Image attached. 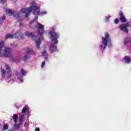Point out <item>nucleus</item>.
Returning a JSON list of instances; mask_svg holds the SVG:
<instances>
[{
    "label": "nucleus",
    "instance_id": "bb28decb",
    "mask_svg": "<svg viewBox=\"0 0 131 131\" xmlns=\"http://www.w3.org/2000/svg\"><path fill=\"white\" fill-rule=\"evenodd\" d=\"M6 2H7V0H1V3L3 4H5Z\"/></svg>",
    "mask_w": 131,
    "mask_h": 131
},
{
    "label": "nucleus",
    "instance_id": "f3484780",
    "mask_svg": "<svg viewBox=\"0 0 131 131\" xmlns=\"http://www.w3.org/2000/svg\"><path fill=\"white\" fill-rule=\"evenodd\" d=\"M13 120L15 123H16L18 121V115H13Z\"/></svg>",
    "mask_w": 131,
    "mask_h": 131
},
{
    "label": "nucleus",
    "instance_id": "c85d7f7f",
    "mask_svg": "<svg viewBox=\"0 0 131 131\" xmlns=\"http://www.w3.org/2000/svg\"><path fill=\"white\" fill-rule=\"evenodd\" d=\"M33 22H34V20H32V21L30 23V26H31V25H32V24H33Z\"/></svg>",
    "mask_w": 131,
    "mask_h": 131
},
{
    "label": "nucleus",
    "instance_id": "423d86ee",
    "mask_svg": "<svg viewBox=\"0 0 131 131\" xmlns=\"http://www.w3.org/2000/svg\"><path fill=\"white\" fill-rule=\"evenodd\" d=\"M49 37L51 40V42H53L55 45H57L59 42L58 38L60 37V35L58 33L55 31H50L49 33Z\"/></svg>",
    "mask_w": 131,
    "mask_h": 131
},
{
    "label": "nucleus",
    "instance_id": "393cba45",
    "mask_svg": "<svg viewBox=\"0 0 131 131\" xmlns=\"http://www.w3.org/2000/svg\"><path fill=\"white\" fill-rule=\"evenodd\" d=\"M115 24H118V23L119 22V19H118V18H116L115 19Z\"/></svg>",
    "mask_w": 131,
    "mask_h": 131
},
{
    "label": "nucleus",
    "instance_id": "39448f33",
    "mask_svg": "<svg viewBox=\"0 0 131 131\" xmlns=\"http://www.w3.org/2000/svg\"><path fill=\"white\" fill-rule=\"evenodd\" d=\"M102 43L103 45H100V48L101 50H105L107 47V45H108V42L110 44L108 45L109 47H111V38H110V35L108 34V33H105V37H102Z\"/></svg>",
    "mask_w": 131,
    "mask_h": 131
},
{
    "label": "nucleus",
    "instance_id": "f257e3e1",
    "mask_svg": "<svg viewBox=\"0 0 131 131\" xmlns=\"http://www.w3.org/2000/svg\"><path fill=\"white\" fill-rule=\"evenodd\" d=\"M38 26H37V33H38V35L41 37H38V36H35L32 34V33L30 32H26L25 33V35L28 36V37H31L33 40H34L36 43V47L37 49H39V47L40 46V40L42 39V34H43V32H45V26L42 25V24L38 23Z\"/></svg>",
    "mask_w": 131,
    "mask_h": 131
},
{
    "label": "nucleus",
    "instance_id": "2f4dec72",
    "mask_svg": "<svg viewBox=\"0 0 131 131\" xmlns=\"http://www.w3.org/2000/svg\"><path fill=\"white\" fill-rule=\"evenodd\" d=\"M14 48H16V45L13 46Z\"/></svg>",
    "mask_w": 131,
    "mask_h": 131
},
{
    "label": "nucleus",
    "instance_id": "a211bd4d",
    "mask_svg": "<svg viewBox=\"0 0 131 131\" xmlns=\"http://www.w3.org/2000/svg\"><path fill=\"white\" fill-rule=\"evenodd\" d=\"M20 125H21L20 123H18V124L15 123L14 124V129H19V127H20Z\"/></svg>",
    "mask_w": 131,
    "mask_h": 131
},
{
    "label": "nucleus",
    "instance_id": "412c9836",
    "mask_svg": "<svg viewBox=\"0 0 131 131\" xmlns=\"http://www.w3.org/2000/svg\"><path fill=\"white\" fill-rule=\"evenodd\" d=\"M31 12H29V11L26 12L25 18H28V16H29V15H30Z\"/></svg>",
    "mask_w": 131,
    "mask_h": 131
},
{
    "label": "nucleus",
    "instance_id": "6ab92c4d",
    "mask_svg": "<svg viewBox=\"0 0 131 131\" xmlns=\"http://www.w3.org/2000/svg\"><path fill=\"white\" fill-rule=\"evenodd\" d=\"M28 109L27 107H23L21 112L22 113H26L28 111Z\"/></svg>",
    "mask_w": 131,
    "mask_h": 131
},
{
    "label": "nucleus",
    "instance_id": "7ed1b4c3",
    "mask_svg": "<svg viewBox=\"0 0 131 131\" xmlns=\"http://www.w3.org/2000/svg\"><path fill=\"white\" fill-rule=\"evenodd\" d=\"M4 47V41L0 42V57H9L10 61L14 62V57L12 55V49L10 48L6 47L4 49V53H2V48Z\"/></svg>",
    "mask_w": 131,
    "mask_h": 131
},
{
    "label": "nucleus",
    "instance_id": "f03ea898",
    "mask_svg": "<svg viewBox=\"0 0 131 131\" xmlns=\"http://www.w3.org/2000/svg\"><path fill=\"white\" fill-rule=\"evenodd\" d=\"M33 7H30V8H23L20 10L21 13H27V12H32L34 15L35 14H37V16H40V15H46L47 14L46 11L41 12L39 11V9H37V6H36V4L35 2L32 3Z\"/></svg>",
    "mask_w": 131,
    "mask_h": 131
},
{
    "label": "nucleus",
    "instance_id": "7c9ffc66",
    "mask_svg": "<svg viewBox=\"0 0 131 131\" xmlns=\"http://www.w3.org/2000/svg\"><path fill=\"white\" fill-rule=\"evenodd\" d=\"M7 131H14V129H8Z\"/></svg>",
    "mask_w": 131,
    "mask_h": 131
},
{
    "label": "nucleus",
    "instance_id": "ddd939ff",
    "mask_svg": "<svg viewBox=\"0 0 131 131\" xmlns=\"http://www.w3.org/2000/svg\"><path fill=\"white\" fill-rule=\"evenodd\" d=\"M124 60H125L126 63H130L131 62V59L128 58V56H125L124 57Z\"/></svg>",
    "mask_w": 131,
    "mask_h": 131
},
{
    "label": "nucleus",
    "instance_id": "6e6552de",
    "mask_svg": "<svg viewBox=\"0 0 131 131\" xmlns=\"http://www.w3.org/2000/svg\"><path fill=\"white\" fill-rule=\"evenodd\" d=\"M26 53H27V54L25 55L23 58V60L25 61L28 60V59H30V55L34 54L33 50L28 48L26 50Z\"/></svg>",
    "mask_w": 131,
    "mask_h": 131
},
{
    "label": "nucleus",
    "instance_id": "9b49d317",
    "mask_svg": "<svg viewBox=\"0 0 131 131\" xmlns=\"http://www.w3.org/2000/svg\"><path fill=\"white\" fill-rule=\"evenodd\" d=\"M119 17L120 20L122 23H125V22H126V18H125V16H124V14L122 11H120Z\"/></svg>",
    "mask_w": 131,
    "mask_h": 131
},
{
    "label": "nucleus",
    "instance_id": "1a4fd4ad",
    "mask_svg": "<svg viewBox=\"0 0 131 131\" xmlns=\"http://www.w3.org/2000/svg\"><path fill=\"white\" fill-rule=\"evenodd\" d=\"M119 29L122 31H124L126 33H128V30L127 29V26L126 24H123L119 26Z\"/></svg>",
    "mask_w": 131,
    "mask_h": 131
},
{
    "label": "nucleus",
    "instance_id": "b1692460",
    "mask_svg": "<svg viewBox=\"0 0 131 131\" xmlns=\"http://www.w3.org/2000/svg\"><path fill=\"white\" fill-rule=\"evenodd\" d=\"M127 27H131V21H129L126 24Z\"/></svg>",
    "mask_w": 131,
    "mask_h": 131
},
{
    "label": "nucleus",
    "instance_id": "aec40b11",
    "mask_svg": "<svg viewBox=\"0 0 131 131\" xmlns=\"http://www.w3.org/2000/svg\"><path fill=\"white\" fill-rule=\"evenodd\" d=\"M21 73L22 74V75H24V76H25V75H26V71H25L24 70V69H22L21 70Z\"/></svg>",
    "mask_w": 131,
    "mask_h": 131
},
{
    "label": "nucleus",
    "instance_id": "473e14b6",
    "mask_svg": "<svg viewBox=\"0 0 131 131\" xmlns=\"http://www.w3.org/2000/svg\"><path fill=\"white\" fill-rule=\"evenodd\" d=\"M21 82H23V80H21Z\"/></svg>",
    "mask_w": 131,
    "mask_h": 131
},
{
    "label": "nucleus",
    "instance_id": "f8f14e48",
    "mask_svg": "<svg viewBox=\"0 0 131 131\" xmlns=\"http://www.w3.org/2000/svg\"><path fill=\"white\" fill-rule=\"evenodd\" d=\"M55 43L51 42L50 51L51 53H54V52H57V46L55 45Z\"/></svg>",
    "mask_w": 131,
    "mask_h": 131
},
{
    "label": "nucleus",
    "instance_id": "2eb2a0df",
    "mask_svg": "<svg viewBox=\"0 0 131 131\" xmlns=\"http://www.w3.org/2000/svg\"><path fill=\"white\" fill-rule=\"evenodd\" d=\"M6 73H7V72H6V71H5V70H4V69L1 70V75H2V77H3V78H5V77L6 76Z\"/></svg>",
    "mask_w": 131,
    "mask_h": 131
},
{
    "label": "nucleus",
    "instance_id": "c756f323",
    "mask_svg": "<svg viewBox=\"0 0 131 131\" xmlns=\"http://www.w3.org/2000/svg\"><path fill=\"white\" fill-rule=\"evenodd\" d=\"M108 19H109V17H108V16H106V17H105V20H106V21H108Z\"/></svg>",
    "mask_w": 131,
    "mask_h": 131
},
{
    "label": "nucleus",
    "instance_id": "9d476101",
    "mask_svg": "<svg viewBox=\"0 0 131 131\" xmlns=\"http://www.w3.org/2000/svg\"><path fill=\"white\" fill-rule=\"evenodd\" d=\"M5 68L7 74V78H10V77L12 76V73H11V69L10 68L9 65H8V64L7 63L5 64Z\"/></svg>",
    "mask_w": 131,
    "mask_h": 131
},
{
    "label": "nucleus",
    "instance_id": "dca6fc26",
    "mask_svg": "<svg viewBox=\"0 0 131 131\" xmlns=\"http://www.w3.org/2000/svg\"><path fill=\"white\" fill-rule=\"evenodd\" d=\"M6 19V14H4L3 17H0V24H2Z\"/></svg>",
    "mask_w": 131,
    "mask_h": 131
},
{
    "label": "nucleus",
    "instance_id": "4be33fe9",
    "mask_svg": "<svg viewBox=\"0 0 131 131\" xmlns=\"http://www.w3.org/2000/svg\"><path fill=\"white\" fill-rule=\"evenodd\" d=\"M42 56H48V54L47 53V51L45 50L43 52H42Z\"/></svg>",
    "mask_w": 131,
    "mask_h": 131
},
{
    "label": "nucleus",
    "instance_id": "20e7f679",
    "mask_svg": "<svg viewBox=\"0 0 131 131\" xmlns=\"http://www.w3.org/2000/svg\"><path fill=\"white\" fill-rule=\"evenodd\" d=\"M6 13H8V14H10L11 16H14V17H15L17 20H18V22L19 23V27L20 28H22L23 27V24H22V18H21V16H20V14H21L20 12H18L17 11H13L11 9H6Z\"/></svg>",
    "mask_w": 131,
    "mask_h": 131
},
{
    "label": "nucleus",
    "instance_id": "5701e85b",
    "mask_svg": "<svg viewBox=\"0 0 131 131\" xmlns=\"http://www.w3.org/2000/svg\"><path fill=\"white\" fill-rule=\"evenodd\" d=\"M45 65H46V61L42 62V63L41 64V68H43V67H45Z\"/></svg>",
    "mask_w": 131,
    "mask_h": 131
},
{
    "label": "nucleus",
    "instance_id": "cd10ccee",
    "mask_svg": "<svg viewBox=\"0 0 131 131\" xmlns=\"http://www.w3.org/2000/svg\"><path fill=\"white\" fill-rule=\"evenodd\" d=\"M40 129L39 127H36L35 129V131H39Z\"/></svg>",
    "mask_w": 131,
    "mask_h": 131
},
{
    "label": "nucleus",
    "instance_id": "a878e982",
    "mask_svg": "<svg viewBox=\"0 0 131 131\" xmlns=\"http://www.w3.org/2000/svg\"><path fill=\"white\" fill-rule=\"evenodd\" d=\"M19 121L20 122H22V121H23V116H21L20 117H19Z\"/></svg>",
    "mask_w": 131,
    "mask_h": 131
},
{
    "label": "nucleus",
    "instance_id": "4468645a",
    "mask_svg": "<svg viewBox=\"0 0 131 131\" xmlns=\"http://www.w3.org/2000/svg\"><path fill=\"white\" fill-rule=\"evenodd\" d=\"M7 129H9V125L8 124H4L2 130L5 131L7 130Z\"/></svg>",
    "mask_w": 131,
    "mask_h": 131
},
{
    "label": "nucleus",
    "instance_id": "0eeeda50",
    "mask_svg": "<svg viewBox=\"0 0 131 131\" xmlns=\"http://www.w3.org/2000/svg\"><path fill=\"white\" fill-rule=\"evenodd\" d=\"M14 37H17V38H22V37H23V34H22V33L21 32H16L14 34H7L5 38L6 39H8V38H14Z\"/></svg>",
    "mask_w": 131,
    "mask_h": 131
}]
</instances>
